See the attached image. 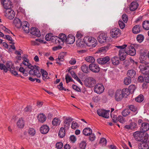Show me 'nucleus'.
Masks as SVG:
<instances>
[{"label": "nucleus", "instance_id": "10", "mask_svg": "<svg viewBox=\"0 0 149 149\" xmlns=\"http://www.w3.org/2000/svg\"><path fill=\"white\" fill-rule=\"evenodd\" d=\"M111 36L112 38L117 37L120 34V29L117 28H115L111 30Z\"/></svg>", "mask_w": 149, "mask_h": 149}, {"label": "nucleus", "instance_id": "51", "mask_svg": "<svg viewBox=\"0 0 149 149\" xmlns=\"http://www.w3.org/2000/svg\"><path fill=\"white\" fill-rule=\"evenodd\" d=\"M65 80L66 82L67 83H68L69 82L72 81H73L72 78L68 74H67L65 76Z\"/></svg>", "mask_w": 149, "mask_h": 149}, {"label": "nucleus", "instance_id": "42", "mask_svg": "<svg viewBox=\"0 0 149 149\" xmlns=\"http://www.w3.org/2000/svg\"><path fill=\"white\" fill-rule=\"evenodd\" d=\"M110 46V44H108L106 46H104L101 48L99 49V51L102 52L104 51H107L109 48Z\"/></svg>", "mask_w": 149, "mask_h": 149}, {"label": "nucleus", "instance_id": "19", "mask_svg": "<svg viewBox=\"0 0 149 149\" xmlns=\"http://www.w3.org/2000/svg\"><path fill=\"white\" fill-rule=\"evenodd\" d=\"M139 6V4L136 1H133L131 3L130 6V9L132 11H134L136 10Z\"/></svg>", "mask_w": 149, "mask_h": 149}, {"label": "nucleus", "instance_id": "48", "mask_svg": "<svg viewBox=\"0 0 149 149\" xmlns=\"http://www.w3.org/2000/svg\"><path fill=\"white\" fill-rule=\"evenodd\" d=\"M117 121H119L120 123H124L125 122V118H123L122 116H119L117 118Z\"/></svg>", "mask_w": 149, "mask_h": 149}, {"label": "nucleus", "instance_id": "54", "mask_svg": "<svg viewBox=\"0 0 149 149\" xmlns=\"http://www.w3.org/2000/svg\"><path fill=\"white\" fill-rule=\"evenodd\" d=\"M86 145L85 142L82 141L80 144L79 147L81 149H85Z\"/></svg>", "mask_w": 149, "mask_h": 149}, {"label": "nucleus", "instance_id": "44", "mask_svg": "<svg viewBox=\"0 0 149 149\" xmlns=\"http://www.w3.org/2000/svg\"><path fill=\"white\" fill-rule=\"evenodd\" d=\"M130 113V109H126L124 110L122 112V113L123 116H126L128 115Z\"/></svg>", "mask_w": 149, "mask_h": 149}, {"label": "nucleus", "instance_id": "55", "mask_svg": "<svg viewBox=\"0 0 149 149\" xmlns=\"http://www.w3.org/2000/svg\"><path fill=\"white\" fill-rule=\"evenodd\" d=\"M120 27L121 29H123L125 26V24L121 20H119L118 22Z\"/></svg>", "mask_w": 149, "mask_h": 149}, {"label": "nucleus", "instance_id": "12", "mask_svg": "<svg viewBox=\"0 0 149 149\" xmlns=\"http://www.w3.org/2000/svg\"><path fill=\"white\" fill-rule=\"evenodd\" d=\"M5 12L6 13V16L9 19H12L15 16V13L13 10H6Z\"/></svg>", "mask_w": 149, "mask_h": 149}, {"label": "nucleus", "instance_id": "58", "mask_svg": "<svg viewBox=\"0 0 149 149\" xmlns=\"http://www.w3.org/2000/svg\"><path fill=\"white\" fill-rule=\"evenodd\" d=\"M6 38L7 40L11 41V42H10V43L13 44H15V43L13 42L14 40L12 39L11 37L10 36L8 35H6Z\"/></svg>", "mask_w": 149, "mask_h": 149}, {"label": "nucleus", "instance_id": "62", "mask_svg": "<svg viewBox=\"0 0 149 149\" xmlns=\"http://www.w3.org/2000/svg\"><path fill=\"white\" fill-rule=\"evenodd\" d=\"M89 137V139L91 141H93L95 138V136L93 133H91Z\"/></svg>", "mask_w": 149, "mask_h": 149}, {"label": "nucleus", "instance_id": "56", "mask_svg": "<svg viewBox=\"0 0 149 149\" xmlns=\"http://www.w3.org/2000/svg\"><path fill=\"white\" fill-rule=\"evenodd\" d=\"M28 133L30 135L33 136L35 133V131L33 128H30L29 130Z\"/></svg>", "mask_w": 149, "mask_h": 149}, {"label": "nucleus", "instance_id": "15", "mask_svg": "<svg viewBox=\"0 0 149 149\" xmlns=\"http://www.w3.org/2000/svg\"><path fill=\"white\" fill-rule=\"evenodd\" d=\"M75 40V37L74 36L72 35H69L66 39L65 42L67 44H72L74 42Z\"/></svg>", "mask_w": 149, "mask_h": 149}, {"label": "nucleus", "instance_id": "23", "mask_svg": "<svg viewBox=\"0 0 149 149\" xmlns=\"http://www.w3.org/2000/svg\"><path fill=\"white\" fill-rule=\"evenodd\" d=\"M38 119L39 121L41 123H43L46 120V117L43 113H40L38 116Z\"/></svg>", "mask_w": 149, "mask_h": 149}, {"label": "nucleus", "instance_id": "29", "mask_svg": "<svg viewBox=\"0 0 149 149\" xmlns=\"http://www.w3.org/2000/svg\"><path fill=\"white\" fill-rule=\"evenodd\" d=\"M6 68L7 69V70H10V69H12L13 68H15L14 65H13L11 62L8 61L6 64Z\"/></svg>", "mask_w": 149, "mask_h": 149}, {"label": "nucleus", "instance_id": "3", "mask_svg": "<svg viewBox=\"0 0 149 149\" xmlns=\"http://www.w3.org/2000/svg\"><path fill=\"white\" fill-rule=\"evenodd\" d=\"M85 44L89 47H95L97 44V41L93 37L89 36L86 37L84 39Z\"/></svg>", "mask_w": 149, "mask_h": 149}, {"label": "nucleus", "instance_id": "49", "mask_svg": "<svg viewBox=\"0 0 149 149\" xmlns=\"http://www.w3.org/2000/svg\"><path fill=\"white\" fill-rule=\"evenodd\" d=\"M130 78H125L124 79V83L126 85H128L131 82V80Z\"/></svg>", "mask_w": 149, "mask_h": 149}, {"label": "nucleus", "instance_id": "59", "mask_svg": "<svg viewBox=\"0 0 149 149\" xmlns=\"http://www.w3.org/2000/svg\"><path fill=\"white\" fill-rule=\"evenodd\" d=\"M52 34L51 33L47 34L45 37V40L47 41H50L52 37Z\"/></svg>", "mask_w": 149, "mask_h": 149}, {"label": "nucleus", "instance_id": "24", "mask_svg": "<svg viewBox=\"0 0 149 149\" xmlns=\"http://www.w3.org/2000/svg\"><path fill=\"white\" fill-rule=\"evenodd\" d=\"M68 120H70V121H72L73 120V119L70 117H68L66 118L64 121L63 125L65 127V128L66 129H68V127L70 126L69 124L68 123Z\"/></svg>", "mask_w": 149, "mask_h": 149}, {"label": "nucleus", "instance_id": "34", "mask_svg": "<svg viewBox=\"0 0 149 149\" xmlns=\"http://www.w3.org/2000/svg\"><path fill=\"white\" fill-rule=\"evenodd\" d=\"M81 69L82 71L85 73H87L89 71V68L86 64H84L81 66Z\"/></svg>", "mask_w": 149, "mask_h": 149}, {"label": "nucleus", "instance_id": "38", "mask_svg": "<svg viewBox=\"0 0 149 149\" xmlns=\"http://www.w3.org/2000/svg\"><path fill=\"white\" fill-rule=\"evenodd\" d=\"M143 27L145 30H149V21H144L143 23Z\"/></svg>", "mask_w": 149, "mask_h": 149}, {"label": "nucleus", "instance_id": "63", "mask_svg": "<svg viewBox=\"0 0 149 149\" xmlns=\"http://www.w3.org/2000/svg\"><path fill=\"white\" fill-rule=\"evenodd\" d=\"M15 68H13L12 69H10V72H11V73L14 75V76H17V77H18V76H19V75L17 72L15 71L14 70Z\"/></svg>", "mask_w": 149, "mask_h": 149}, {"label": "nucleus", "instance_id": "50", "mask_svg": "<svg viewBox=\"0 0 149 149\" xmlns=\"http://www.w3.org/2000/svg\"><path fill=\"white\" fill-rule=\"evenodd\" d=\"M144 81L146 83H149V74H143Z\"/></svg>", "mask_w": 149, "mask_h": 149}, {"label": "nucleus", "instance_id": "2", "mask_svg": "<svg viewBox=\"0 0 149 149\" xmlns=\"http://www.w3.org/2000/svg\"><path fill=\"white\" fill-rule=\"evenodd\" d=\"M130 94L129 90L127 88H124L122 90L120 89L117 90L115 94V99L118 102L121 101L123 98Z\"/></svg>", "mask_w": 149, "mask_h": 149}, {"label": "nucleus", "instance_id": "61", "mask_svg": "<svg viewBox=\"0 0 149 149\" xmlns=\"http://www.w3.org/2000/svg\"><path fill=\"white\" fill-rule=\"evenodd\" d=\"M78 124L76 122L73 121L72 123L71 127L73 129H75L78 127Z\"/></svg>", "mask_w": 149, "mask_h": 149}, {"label": "nucleus", "instance_id": "26", "mask_svg": "<svg viewBox=\"0 0 149 149\" xmlns=\"http://www.w3.org/2000/svg\"><path fill=\"white\" fill-rule=\"evenodd\" d=\"M147 142H143L140 143L139 145V149H148L149 146L146 143Z\"/></svg>", "mask_w": 149, "mask_h": 149}, {"label": "nucleus", "instance_id": "8", "mask_svg": "<svg viewBox=\"0 0 149 149\" xmlns=\"http://www.w3.org/2000/svg\"><path fill=\"white\" fill-rule=\"evenodd\" d=\"M125 50L127 54L131 56H134L136 54L135 49L132 46H128L125 49Z\"/></svg>", "mask_w": 149, "mask_h": 149}, {"label": "nucleus", "instance_id": "46", "mask_svg": "<svg viewBox=\"0 0 149 149\" xmlns=\"http://www.w3.org/2000/svg\"><path fill=\"white\" fill-rule=\"evenodd\" d=\"M136 39L137 41L141 43L143 41L144 37L143 35L139 34L137 36Z\"/></svg>", "mask_w": 149, "mask_h": 149}, {"label": "nucleus", "instance_id": "41", "mask_svg": "<svg viewBox=\"0 0 149 149\" xmlns=\"http://www.w3.org/2000/svg\"><path fill=\"white\" fill-rule=\"evenodd\" d=\"M60 120L59 119L54 118L52 120V124L54 126H56L57 125H59L60 124Z\"/></svg>", "mask_w": 149, "mask_h": 149}, {"label": "nucleus", "instance_id": "7", "mask_svg": "<svg viewBox=\"0 0 149 149\" xmlns=\"http://www.w3.org/2000/svg\"><path fill=\"white\" fill-rule=\"evenodd\" d=\"M104 90V88L103 85L100 84H96L94 88V91L99 94H100L102 93Z\"/></svg>", "mask_w": 149, "mask_h": 149}, {"label": "nucleus", "instance_id": "32", "mask_svg": "<svg viewBox=\"0 0 149 149\" xmlns=\"http://www.w3.org/2000/svg\"><path fill=\"white\" fill-rule=\"evenodd\" d=\"M142 129L144 132H146L149 129V125L147 123H142L141 124Z\"/></svg>", "mask_w": 149, "mask_h": 149}, {"label": "nucleus", "instance_id": "35", "mask_svg": "<svg viewBox=\"0 0 149 149\" xmlns=\"http://www.w3.org/2000/svg\"><path fill=\"white\" fill-rule=\"evenodd\" d=\"M58 37L59 40H61V42L63 43L65 42L67 37L65 34L63 33L60 34L59 35V37Z\"/></svg>", "mask_w": 149, "mask_h": 149}, {"label": "nucleus", "instance_id": "6", "mask_svg": "<svg viewBox=\"0 0 149 149\" xmlns=\"http://www.w3.org/2000/svg\"><path fill=\"white\" fill-rule=\"evenodd\" d=\"M107 38V34L106 33H100L98 37L97 40L100 43H103L106 42Z\"/></svg>", "mask_w": 149, "mask_h": 149}, {"label": "nucleus", "instance_id": "64", "mask_svg": "<svg viewBox=\"0 0 149 149\" xmlns=\"http://www.w3.org/2000/svg\"><path fill=\"white\" fill-rule=\"evenodd\" d=\"M131 129H135L137 128L136 124L134 122H132L130 124Z\"/></svg>", "mask_w": 149, "mask_h": 149}, {"label": "nucleus", "instance_id": "22", "mask_svg": "<svg viewBox=\"0 0 149 149\" xmlns=\"http://www.w3.org/2000/svg\"><path fill=\"white\" fill-rule=\"evenodd\" d=\"M141 27V26L139 25H137L134 26L132 30L133 33L135 34L139 33L141 31L140 30Z\"/></svg>", "mask_w": 149, "mask_h": 149}, {"label": "nucleus", "instance_id": "27", "mask_svg": "<svg viewBox=\"0 0 149 149\" xmlns=\"http://www.w3.org/2000/svg\"><path fill=\"white\" fill-rule=\"evenodd\" d=\"M29 24L27 21L24 22V25L23 26L22 29L26 33H28L29 31Z\"/></svg>", "mask_w": 149, "mask_h": 149}, {"label": "nucleus", "instance_id": "14", "mask_svg": "<svg viewBox=\"0 0 149 149\" xmlns=\"http://www.w3.org/2000/svg\"><path fill=\"white\" fill-rule=\"evenodd\" d=\"M30 32L31 34L37 37H39L40 36V31L38 29L34 27H32L31 28Z\"/></svg>", "mask_w": 149, "mask_h": 149}, {"label": "nucleus", "instance_id": "33", "mask_svg": "<svg viewBox=\"0 0 149 149\" xmlns=\"http://www.w3.org/2000/svg\"><path fill=\"white\" fill-rule=\"evenodd\" d=\"M17 126L18 127L20 128H22L24 127V122L22 118H19L17 123Z\"/></svg>", "mask_w": 149, "mask_h": 149}, {"label": "nucleus", "instance_id": "39", "mask_svg": "<svg viewBox=\"0 0 149 149\" xmlns=\"http://www.w3.org/2000/svg\"><path fill=\"white\" fill-rule=\"evenodd\" d=\"M84 42L81 40V39H78L76 41V44L77 46L83 47L84 45Z\"/></svg>", "mask_w": 149, "mask_h": 149}, {"label": "nucleus", "instance_id": "1", "mask_svg": "<svg viewBox=\"0 0 149 149\" xmlns=\"http://www.w3.org/2000/svg\"><path fill=\"white\" fill-rule=\"evenodd\" d=\"M134 138L136 141L142 142H149V136L146 133L141 131H136L133 134Z\"/></svg>", "mask_w": 149, "mask_h": 149}, {"label": "nucleus", "instance_id": "11", "mask_svg": "<svg viewBox=\"0 0 149 149\" xmlns=\"http://www.w3.org/2000/svg\"><path fill=\"white\" fill-rule=\"evenodd\" d=\"M110 60L109 57L107 56L102 58H99L97 60V63L101 64H104Z\"/></svg>", "mask_w": 149, "mask_h": 149}, {"label": "nucleus", "instance_id": "25", "mask_svg": "<svg viewBox=\"0 0 149 149\" xmlns=\"http://www.w3.org/2000/svg\"><path fill=\"white\" fill-rule=\"evenodd\" d=\"M92 129L88 127L85 128L83 131V134L86 136H89L92 133Z\"/></svg>", "mask_w": 149, "mask_h": 149}, {"label": "nucleus", "instance_id": "16", "mask_svg": "<svg viewBox=\"0 0 149 149\" xmlns=\"http://www.w3.org/2000/svg\"><path fill=\"white\" fill-rule=\"evenodd\" d=\"M126 54L125 49L120 50L119 51V59L121 61L125 60Z\"/></svg>", "mask_w": 149, "mask_h": 149}, {"label": "nucleus", "instance_id": "43", "mask_svg": "<svg viewBox=\"0 0 149 149\" xmlns=\"http://www.w3.org/2000/svg\"><path fill=\"white\" fill-rule=\"evenodd\" d=\"M40 72L42 74V76L43 80L45 81H46L45 77H44V75H45L46 76L47 75V72L45 70L42 69H41Z\"/></svg>", "mask_w": 149, "mask_h": 149}, {"label": "nucleus", "instance_id": "45", "mask_svg": "<svg viewBox=\"0 0 149 149\" xmlns=\"http://www.w3.org/2000/svg\"><path fill=\"white\" fill-rule=\"evenodd\" d=\"M58 37L55 36H52V38H51L50 41L56 43L58 42Z\"/></svg>", "mask_w": 149, "mask_h": 149}, {"label": "nucleus", "instance_id": "17", "mask_svg": "<svg viewBox=\"0 0 149 149\" xmlns=\"http://www.w3.org/2000/svg\"><path fill=\"white\" fill-rule=\"evenodd\" d=\"M13 24L17 28H19L22 26L21 21L19 19L15 18L13 21Z\"/></svg>", "mask_w": 149, "mask_h": 149}, {"label": "nucleus", "instance_id": "40", "mask_svg": "<svg viewBox=\"0 0 149 149\" xmlns=\"http://www.w3.org/2000/svg\"><path fill=\"white\" fill-rule=\"evenodd\" d=\"M144 100V96L142 95H140L137 97H136L135 100L136 101L141 102Z\"/></svg>", "mask_w": 149, "mask_h": 149}, {"label": "nucleus", "instance_id": "60", "mask_svg": "<svg viewBox=\"0 0 149 149\" xmlns=\"http://www.w3.org/2000/svg\"><path fill=\"white\" fill-rule=\"evenodd\" d=\"M63 144L62 142H58L56 144V147L57 149H61L63 146Z\"/></svg>", "mask_w": 149, "mask_h": 149}, {"label": "nucleus", "instance_id": "4", "mask_svg": "<svg viewBox=\"0 0 149 149\" xmlns=\"http://www.w3.org/2000/svg\"><path fill=\"white\" fill-rule=\"evenodd\" d=\"M96 81L92 77H88L84 81V84L85 86L88 87H93L95 84Z\"/></svg>", "mask_w": 149, "mask_h": 149}, {"label": "nucleus", "instance_id": "52", "mask_svg": "<svg viewBox=\"0 0 149 149\" xmlns=\"http://www.w3.org/2000/svg\"><path fill=\"white\" fill-rule=\"evenodd\" d=\"M0 69L1 70H3L5 72H7V69L6 68V66L3 64L0 63Z\"/></svg>", "mask_w": 149, "mask_h": 149}, {"label": "nucleus", "instance_id": "53", "mask_svg": "<svg viewBox=\"0 0 149 149\" xmlns=\"http://www.w3.org/2000/svg\"><path fill=\"white\" fill-rule=\"evenodd\" d=\"M31 111V107L30 106H27L24 110V111L25 112H30Z\"/></svg>", "mask_w": 149, "mask_h": 149}, {"label": "nucleus", "instance_id": "5", "mask_svg": "<svg viewBox=\"0 0 149 149\" xmlns=\"http://www.w3.org/2000/svg\"><path fill=\"white\" fill-rule=\"evenodd\" d=\"M109 110L106 111L102 109H99L97 110V112L99 116L107 118L109 117Z\"/></svg>", "mask_w": 149, "mask_h": 149}, {"label": "nucleus", "instance_id": "9", "mask_svg": "<svg viewBox=\"0 0 149 149\" xmlns=\"http://www.w3.org/2000/svg\"><path fill=\"white\" fill-rule=\"evenodd\" d=\"M89 68V69L94 72H98L100 70V68L98 65L93 63L90 64Z\"/></svg>", "mask_w": 149, "mask_h": 149}, {"label": "nucleus", "instance_id": "20", "mask_svg": "<svg viewBox=\"0 0 149 149\" xmlns=\"http://www.w3.org/2000/svg\"><path fill=\"white\" fill-rule=\"evenodd\" d=\"M127 74L130 78H134L135 76L136 72L134 70L131 69L127 71Z\"/></svg>", "mask_w": 149, "mask_h": 149}, {"label": "nucleus", "instance_id": "47", "mask_svg": "<svg viewBox=\"0 0 149 149\" xmlns=\"http://www.w3.org/2000/svg\"><path fill=\"white\" fill-rule=\"evenodd\" d=\"M146 53L144 52L141 54L139 58L141 61H144L146 59Z\"/></svg>", "mask_w": 149, "mask_h": 149}, {"label": "nucleus", "instance_id": "21", "mask_svg": "<svg viewBox=\"0 0 149 149\" xmlns=\"http://www.w3.org/2000/svg\"><path fill=\"white\" fill-rule=\"evenodd\" d=\"M49 127L47 125H43L40 128V131L42 133L46 134L49 130Z\"/></svg>", "mask_w": 149, "mask_h": 149}, {"label": "nucleus", "instance_id": "30", "mask_svg": "<svg viewBox=\"0 0 149 149\" xmlns=\"http://www.w3.org/2000/svg\"><path fill=\"white\" fill-rule=\"evenodd\" d=\"M58 136L60 137L63 138L65 135V131L63 127H61L58 132Z\"/></svg>", "mask_w": 149, "mask_h": 149}, {"label": "nucleus", "instance_id": "37", "mask_svg": "<svg viewBox=\"0 0 149 149\" xmlns=\"http://www.w3.org/2000/svg\"><path fill=\"white\" fill-rule=\"evenodd\" d=\"M26 68H25V69H24L23 67H21L19 69V71L22 73L24 76H27L28 72V71Z\"/></svg>", "mask_w": 149, "mask_h": 149}, {"label": "nucleus", "instance_id": "13", "mask_svg": "<svg viewBox=\"0 0 149 149\" xmlns=\"http://www.w3.org/2000/svg\"><path fill=\"white\" fill-rule=\"evenodd\" d=\"M1 3L6 9H9L11 8V2L9 0H1Z\"/></svg>", "mask_w": 149, "mask_h": 149}, {"label": "nucleus", "instance_id": "31", "mask_svg": "<svg viewBox=\"0 0 149 149\" xmlns=\"http://www.w3.org/2000/svg\"><path fill=\"white\" fill-rule=\"evenodd\" d=\"M119 59H120L119 58L116 56L113 57L111 59L112 63L115 65H118L119 63Z\"/></svg>", "mask_w": 149, "mask_h": 149}, {"label": "nucleus", "instance_id": "18", "mask_svg": "<svg viewBox=\"0 0 149 149\" xmlns=\"http://www.w3.org/2000/svg\"><path fill=\"white\" fill-rule=\"evenodd\" d=\"M141 71L143 74H149V65L143 66L142 65L140 67Z\"/></svg>", "mask_w": 149, "mask_h": 149}, {"label": "nucleus", "instance_id": "28", "mask_svg": "<svg viewBox=\"0 0 149 149\" xmlns=\"http://www.w3.org/2000/svg\"><path fill=\"white\" fill-rule=\"evenodd\" d=\"M36 68L34 69V75H36L38 77H40L41 74L39 72L40 70V68L37 66L35 65Z\"/></svg>", "mask_w": 149, "mask_h": 149}, {"label": "nucleus", "instance_id": "36", "mask_svg": "<svg viewBox=\"0 0 149 149\" xmlns=\"http://www.w3.org/2000/svg\"><path fill=\"white\" fill-rule=\"evenodd\" d=\"M85 60L88 62L93 63L95 61V59L92 56H88L85 58Z\"/></svg>", "mask_w": 149, "mask_h": 149}, {"label": "nucleus", "instance_id": "57", "mask_svg": "<svg viewBox=\"0 0 149 149\" xmlns=\"http://www.w3.org/2000/svg\"><path fill=\"white\" fill-rule=\"evenodd\" d=\"M122 19L124 22L127 23L128 20L127 16L125 14H123L122 16Z\"/></svg>", "mask_w": 149, "mask_h": 149}]
</instances>
